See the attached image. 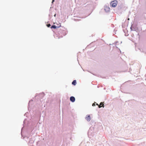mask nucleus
Masks as SVG:
<instances>
[{
    "mask_svg": "<svg viewBox=\"0 0 146 146\" xmlns=\"http://www.w3.org/2000/svg\"><path fill=\"white\" fill-rule=\"evenodd\" d=\"M57 27L55 25H52L51 27V28H54L56 29Z\"/></svg>",
    "mask_w": 146,
    "mask_h": 146,
    "instance_id": "nucleus-6",
    "label": "nucleus"
},
{
    "mask_svg": "<svg viewBox=\"0 0 146 146\" xmlns=\"http://www.w3.org/2000/svg\"><path fill=\"white\" fill-rule=\"evenodd\" d=\"M106 9H108V10H109L110 9L109 8H108V7H106L105 8V10H106Z\"/></svg>",
    "mask_w": 146,
    "mask_h": 146,
    "instance_id": "nucleus-7",
    "label": "nucleus"
},
{
    "mask_svg": "<svg viewBox=\"0 0 146 146\" xmlns=\"http://www.w3.org/2000/svg\"><path fill=\"white\" fill-rule=\"evenodd\" d=\"M76 80H74L72 83V84L74 85H76Z\"/></svg>",
    "mask_w": 146,
    "mask_h": 146,
    "instance_id": "nucleus-5",
    "label": "nucleus"
},
{
    "mask_svg": "<svg viewBox=\"0 0 146 146\" xmlns=\"http://www.w3.org/2000/svg\"><path fill=\"white\" fill-rule=\"evenodd\" d=\"M117 4V1H112L110 5L112 7H115L116 6Z\"/></svg>",
    "mask_w": 146,
    "mask_h": 146,
    "instance_id": "nucleus-1",
    "label": "nucleus"
},
{
    "mask_svg": "<svg viewBox=\"0 0 146 146\" xmlns=\"http://www.w3.org/2000/svg\"><path fill=\"white\" fill-rule=\"evenodd\" d=\"M86 119L88 121H90L91 120V118L89 115H87L86 117Z\"/></svg>",
    "mask_w": 146,
    "mask_h": 146,
    "instance_id": "nucleus-2",
    "label": "nucleus"
},
{
    "mask_svg": "<svg viewBox=\"0 0 146 146\" xmlns=\"http://www.w3.org/2000/svg\"><path fill=\"white\" fill-rule=\"evenodd\" d=\"M102 107L104 108V106L103 103V102H101L100 103V104L99 106V108H100Z\"/></svg>",
    "mask_w": 146,
    "mask_h": 146,
    "instance_id": "nucleus-4",
    "label": "nucleus"
},
{
    "mask_svg": "<svg viewBox=\"0 0 146 146\" xmlns=\"http://www.w3.org/2000/svg\"><path fill=\"white\" fill-rule=\"evenodd\" d=\"M96 105L98 106H99L98 104H96Z\"/></svg>",
    "mask_w": 146,
    "mask_h": 146,
    "instance_id": "nucleus-11",
    "label": "nucleus"
},
{
    "mask_svg": "<svg viewBox=\"0 0 146 146\" xmlns=\"http://www.w3.org/2000/svg\"><path fill=\"white\" fill-rule=\"evenodd\" d=\"M54 1V0H52V3Z\"/></svg>",
    "mask_w": 146,
    "mask_h": 146,
    "instance_id": "nucleus-10",
    "label": "nucleus"
},
{
    "mask_svg": "<svg viewBox=\"0 0 146 146\" xmlns=\"http://www.w3.org/2000/svg\"><path fill=\"white\" fill-rule=\"evenodd\" d=\"M47 25V27H49L50 26V24H48Z\"/></svg>",
    "mask_w": 146,
    "mask_h": 146,
    "instance_id": "nucleus-8",
    "label": "nucleus"
},
{
    "mask_svg": "<svg viewBox=\"0 0 146 146\" xmlns=\"http://www.w3.org/2000/svg\"><path fill=\"white\" fill-rule=\"evenodd\" d=\"M70 100L72 102H74L75 101V98L74 97L71 96L70 98Z\"/></svg>",
    "mask_w": 146,
    "mask_h": 146,
    "instance_id": "nucleus-3",
    "label": "nucleus"
},
{
    "mask_svg": "<svg viewBox=\"0 0 146 146\" xmlns=\"http://www.w3.org/2000/svg\"><path fill=\"white\" fill-rule=\"evenodd\" d=\"M92 106H95V104H94V103H93V104H92Z\"/></svg>",
    "mask_w": 146,
    "mask_h": 146,
    "instance_id": "nucleus-9",
    "label": "nucleus"
}]
</instances>
